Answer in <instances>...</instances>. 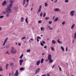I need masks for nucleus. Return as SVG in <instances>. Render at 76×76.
<instances>
[{"mask_svg": "<svg viewBox=\"0 0 76 76\" xmlns=\"http://www.w3.org/2000/svg\"><path fill=\"white\" fill-rule=\"evenodd\" d=\"M14 3V1H13L10 0V4H9V5L7 6V11H6L8 13H11V8L12 7V6L13 3Z\"/></svg>", "mask_w": 76, "mask_h": 76, "instance_id": "nucleus-1", "label": "nucleus"}, {"mask_svg": "<svg viewBox=\"0 0 76 76\" xmlns=\"http://www.w3.org/2000/svg\"><path fill=\"white\" fill-rule=\"evenodd\" d=\"M52 56L51 55V54H49L48 55V61H49V63H52L53 62V60L52 59Z\"/></svg>", "mask_w": 76, "mask_h": 76, "instance_id": "nucleus-2", "label": "nucleus"}, {"mask_svg": "<svg viewBox=\"0 0 76 76\" xmlns=\"http://www.w3.org/2000/svg\"><path fill=\"white\" fill-rule=\"evenodd\" d=\"M75 12V11L72 10L70 12V15L71 16H74V13Z\"/></svg>", "mask_w": 76, "mask_h": 76, "instance_id": "nucleus-3", "label": "nucleus"}, {"mask_svg": "<svg viewBox=\"0 0 76 76\" xmlns=\"http://www.w3.org/2000/svg\"><path fill=\"white\" fill-rule=\"evenodd\" d=\"M8 38H8V37H7L6 39L4 41L3 44V46H4L5 44H6V43Z\"/></svg>", "mask_w": 76, "mask_h": 76, "instance_id": "nucleus-4", "label": "nucleus"}, {"mask_svg": "<svg viewBox=\"0 0 76 76\" xmlns=\"http://www.w3.org/2000/svg\"><path fill=\"white\" fill-rule=\"evenodd\" d=\"M11 52L13 54H15V53H16V49H12Z\"/></svg>", "mask_w": 76, "mask_h": 76, "instance_id": "nucleus-5", "label": "nucleus"}, {"mask_svg": "<svg viewBox=\"0 0 76 76\" xmlns=\"http://www.w3.org/2000/svg\"><path fill=\"white\" fill-rule=\"evenodd\" d=\"M39 70H40V68H39L36 70L35 74H37V73H39Z\"/></svg>", "mask_w": 76, "mask_h": 76, "instance_id": "nucleus-6", "label": "nucleus"}, {"mask_svg": "<svg viewBox=\"0 0 76 76\" xmlns=\"http://www.w3.org/2000/svg\"><path fill=\"white\" fill-rule=\"evenodd\" d=\"M54 10L56 12H60V11H61L60 9L59 8H55L54 9Z\"/></svg>", "mask_w": 76, "mask_h": 76, "instance_id": "nucleus-7", "label": "nucleus"}, {"mask_svg": "<svg viewBox=\"0 0 76 76\" xmlns=\"http://www.w3.org/2000/svg\"><path fill=\"white\" fill-rule=\"evenodd\" d=\"M19 74V73L18 72V70L16 71L15 73L14 74L15 76H18V75Z\"/></svg>", "mask_w": 76, "mask_h": 76, "instance_id": "nucleus-8", "label": "nucleus"}, {"mask_svg": "<svg viewBox=\"0 0 76 76\" xmlns=\"http://www.w3.org/2000/svg\"><path fill=\"white\" fill-rule=\"evenodd\" d=\"M41 7H42V6L40 5L39 8V9L38 10V12H41Z\"/></svg>", "mask_w": 76, "mask_h": 76, "instance_id": "nucleus-9", "label": "nucleus"}, {"mask_svg": "<svg viewBox=\"0 0 76 76\" xmlns=\"http://www.w3.org/2000/svg\"><path fill=\"white\" fill-rule=\"evenodd\" d=\"M23 60H20L19 61L20 64V66L22 65V64L23 63Z\"/></svg>", "mask_w": 76, "mask_h": 76, "instance_id": "nucleus-10", "label": "nucleus"}, {"mask_svg": "<svg viewBox=\"0 0 76 76\" xmlns=\"http://www.w3.org/2000/svg\"><path fill=\"white\" fill-rule=\"evenodd\" d=\"M40 62H41V61H40V60H39L37 61L36 63V64L37 66H38L39 64H40Z\"/></svg>", "mask_w": 76, "mask_h": 76, "instance_id": "nucleus-11", "label": "nucleus"}, {"mask_svg": "<svg viewBox=\"0 0 76 76\" xmlns=\"http://www.w3.org/2000/svg\"><path fill=\"white\" fill-rule=\"evenodd\" d=\"M6 4V1H4L3 3H2V6H4Z\"/></svg>", "mask_w": 76, "mask_h": 76, "instance_id": "nucleus-12", "label": "nucleus"}, {"mask_svg": "<svg viewBox=\"0 0 76 76\" xmlns=\"http://www.w3.org/2000/svg\"><path fill=\"white\" fill-rule=\"evenodd\" d=\"M3 70V67L2 66H0V72H2Z\"/></svg>", "mask_w": 76, "mask_h": 76, "instance_id": "nucleus-13", "label": "nucleus"}, {"mask_svg": "<svg viewBox=\"0 0 76 76\" xmlns=\"http://www.w3.org/2000/svg\"><path fill=\"white\" fill-rule=\"evenodd\" d=\"M57 42L59 44H62V42L60 41V39H58L57 40Z\"/></svg>", "mask_w": 76, "mask_h": 76, "instance_id": "nucleus-14", "label": "nucleus"}, {"mask_svg": "<svg viewBox=\"0 0 76 76\" xmlns=\"http://www.w3.org/2000/svg\"><path fill=\"white\" fill-rule=\"evenodd\" d=\"M10 14L9 13L7 14L6 15L7 18H9V17H10Z\"/></svg>", "mask_w": 76, "mask_h": 76, "instance_id": "nucleus-15", "label": "nucleus"}, {"mask_svg": "<svg viewBox=\"0 0 76 76\" xmlns=\"http://www.w3.org/2000/svg\"><path fill=\"white\" fill-rule=\"evenodd\" d=\"M58 20V17H57L55 19V20H54V22H57Z\"/></svg>", "mask_w": 76, "mask_h": 76, "instance_id": "nucleus-16", "label": "nucleus"}, {"mask_svg": "<svg viewBox=\"0 0 76 76\" xmlns=\"http://www.w3.org/2000/svg\"><path fill=\"white\" fill-rule=\"evenodd\" d=\"M25 2H26V0H23V6H24V5H25Z\"/></svg>", "mask_w": 76, "mask_h": 76, "instance_id": "nucleus-17", "label": "nucleus"}, {"mask_svg": "<svg viewBox=\"0 0 76 76\" xmlns=\"http://www.w3.org/2000/svg\"><path fill=\"white\" fill-rule=\"evenodd\" d=\"M8 66H9V64H6V65L5 66L6 67V69H7V68L8 67Z\"/></svg>", "mask_w": 76, "mask_h": 76, "instance_id": "nucleus-18", "label": "nucleus"}, {"mask_svg": "<svg viewBox=\"0 0 76 76\" xmlns=\"http://www.w3.org/2000/svg\"><path fill=\"white\" fill-rule=\"evenodd\" d=\"M43 62H44V59L42 58L41 61V63H43Z\"/></svg>", "mask_w": 76, "mask_h": 76, "instance_id": "nucleus-19", "label": "nucleus"}, {"mask_svg": "<svg viewBox=\"0 0 76 76\" xmlns=\"http://www.w3.org/2000/svg\"><path fill=\"white\" fill-rule=\"evenodd\" d=\"M52 42L53 44H56V42L54 40H52Z\"/></svg>", "mask_w": 76, "mask_h": 76, "instance_id": "nucleus-20", "label": "nucleus"}, {"mask_svg": "<svg viewBox=\"0 0 76 76\" xmlns=\"http://www.w3.org/2000/svg\"><path fill=\"white\" fill-rule=\"evenodd\" d=\"M24 20V19H23V17H22L21 18V22H23Z\"/></svg>", "mask_w": 76, "mask_h": 76, "instance_id": "nucleus-21", "label": "nucleus"}, {"mask_svg": "<svg viewBox=\"0 0 76 76\" xmlns=\"http://www.w3.org/2000/svg\"><path fill=\"white\" fill-rule=\"evenodd\" d=\"M61 48L62 49V50L63 51H64V48L63 47V46H61Z\"/></svg>", "mask_w": 76, "mask_h": 76, "instance_id": "nucleus-22", "label": "nucleus"}, {"mask_svg": "<svg viewBox=\"0 0 76 76\" xmlns=\"http://www.w3.org/2000/svg\"><path fill=\"white\" fill-rule=\"evenodd\" d=\"M26 22L27 23H28V18H26Z\"/></svg>", "mask_w": 76, "mask_h": 76, "instance_id": "nucleus-23", "label": "nucleus"}, {"mask_svg": "<svg viewBox=\"0 0 76 76\" xmlns=\"http://www.w3.org/2000/svg\"><path fill=\"white\" fill-rule=\"evenodd\" d=\"M41 30L42 31H44V27H41Z\"/></svg>", "mask_w": 76, "mask_h": 76, "instance_id": "nucleus-24", "label": "nucleus"}, {"mask_svg": "<svg viewBox=\"0 0 76 76\" xmlns=\"http://www.w3.org/2000/svg\"><path fill=\"white\" fill-rule=\"evenodd\" d=\"M74 39H76V32H75V34H74Z\"/></svg>", "mask_w": 76, "mask_h": 76, "instance_id": "nucleus-25", "label": "nucleus"}, {"mask_svg": "<svg viewBox=\"0 0 76 76\" xmlns=\"http://www.w3.org/2000/svg\"><path fill=\"white\" fill-rule=\"evenodd\" d=\"M75 24L72 25L71 27V28L73 29V28H74V27H75Z\"/></svg>", "mask_w": 76, "mask_h": 76, "instance_id": "nucleus-26", "label": "nucleus"}, {"mask_svg": "<svg viewBox=\"0 0 76 76\" xmlns=\"http://www.w3.org/2000/svg\"><path fill=\"white\" fill-rule=\"evenodd\" d=\"M2 14L3 15H5V14H6V12L5 11H4L2 12Z\"/></svg>", "mask_w": 76, "mask_h": 76, "instance_id": "nucleus-27", "label": "nucleus"}, {"mask_svg": "<svg viewBox=\"0 0 76 76\" xmlns=\"http://www.w3.org/2000/svg\"><path fill=\"white\" fill-rule=\"evenodd\" d=\"M20 70H24V68L23 67H21L20 69Z\"/></svg>", "mask_w": 76, "mask_h": 76, "instance_id": "nucleus-28", "label": "nucleus"}, {"mask_svg": "<svg viewBox=\"0 0 76 76\" xmlns=\"http://www.w3.org/2000/svg\"><path fill=\"white\" fill-rule=\"evenodd\" d=\"M23 56V54H22L20 57V58H22Z\"/></svg>", "mask_w": 76, "mask_h": 76, "instance_id": "nucleus-29", "label": "nucleus"}, {"mask_svg": "<svg viewBox=\"0 0 76 76\" xmlns=\"http://www.w3.org/2000/svg\"><path fill=\"white\" fill-rule=\"evenodd\" d=\"M40 45H41L42 46H44V44L42 43L41 41H40Z\"/></svg>", "mask_w": 76, "mask_h": 76, "instance_id": "nucleus-30", "label": "nucleus"}, {"mask_svg": "<svg viewBox=\"0 0 76 76\" xmlns=\"http://www.w3.org/2000/svg\"><path fill=\"white\" fill-rule=\"evenodd\" d=\"M48 4H47V3H45V7H47Z\"/></svg>", "mask_w": 76, "mask_h": 76, "instance_id": "nucleus-31", "label": "nucleus"}, {"mask_svg": "<svg viewBox=\"0 0 76 76\" xmlns=\"http://www.w3.org/2000/svg\"><path fill=\"white\" fill-rule=\"evenodd\" d=\"M51 50L52 51H54V49L53 47H51Z\"/></svg>", "mask_w": 76, "mask_h": 76, "instance_id": "nucleus-32", "label": "nucleus"}, {"mask_svg": "<svg viewBox=\"0 0 76 76\" xmlns=\"http://www.w3.org/2000/svg\"><path fill=\"white\" fill-rule=\"evenodd\" d=\"M10 65H11V66H14V64H13V63L12 62L10 64Z\"/></svg>", "mask_w": 76, "mask_h": 76, "instance_id": "nucleus-33", "label": "nucleus"}, {"mask_svg": "<svg viewBox=\"0 0 76 76\" xmlns=\"http://www.w3.org/2000/svg\"><path fill=\"white\" fill-rule=\"evenodd\" d=\"M14 9L15 10H16V11H17V10L18 9V7H15V8H14Z\"/></svg>", "mask_w": 76, "mask_h": 76, "instance_id": "nucleus-34", "label": "nucleus"}, {"mask_svg": "<svg viewBox=\"0 0 76 76\" xmlns=\"http://www.w3.org/2000/svg\"><path fill=\"white\" fill-rule=\"evenodd\" d=\"M45 16H46V13H44L43 14V17H45Z\"/></svg>", "mask_w": 76, "mask_h": 76, "instance_id": "nucleus-35", "label": "nucleus"}, {"mask_svg": "<svg viewBox=\"0 0 76 76\" xmlns=\"http://www.w3.org/2000/svg\"><path fill=\"white\" fill-rule=\"evenodd\" d=\"M38 23H42V21L41 20H39L38 21Z\"/></svg>", "mask_w": 76, "mask_h": 76, "instance_id": "nucleus-36", "label": "nucleus"}, {"mask_svg": "<svg viewBox=\"0 0 76 76\" xmlns=\"http://www.w3.org/2000/svg\"><path fill=\"white\" fill-rule=\"evenodd\" d=\"M48 27L50 30H53V28H51V27H50V26H48Z\"/></svg>", "mask_w": 76, "mask_h": 76, "instance_id": "nucleus-37", "label": "nucleus"}, {"mask_svg": "<svg viewBox=\"0 0 76 76\" xmlns=\"http://www.w3.org/2000/svg\"><path fill=\"white\" fill-rule=\"evenodd\" d=\"M30 51H31V50H30V49H28L27 51V52L28 53H29V52H30Z\"/></svg>", "mask_w": 76, "mask_h": 76, "instance_id": "nucleus-38", "label": "nucleus"}, {"mask_svg": "<svg viewBox=\"0 0 76 76\" xmlns=\"http://www.w3.org/2000/svg\"><path fill=\"white\" fill-rule=\"evenodd\" d=\"M64 1L65 3H68L69 2V1L68 0H66Z\"/></svg>", "mask_w": 76, "mask_h": 76, "instance_id": "nucleus-39", "label": "nucleus"}, {"mask_svg": "<svg viewBox=\"0 0 76 76\" xmlns=\"http://www.w3.org/2000/svg\"><path fill=\"white\" fill-rule=\"evenodd\" d=\"M3 17H4V15L1 16H0V19H1V18H3Z\"/></svg>", "mask_w": 76, "mask_h": 76, "instance_id": "nucleus-40", "label": "nucleus"}, {"mask_svg": "<svg viewBox=\"0 0 76 76\" xmlns=\"http://www.w3.org/2000/svg\"><path fill=\"white\" fill-rule=\"evenodd\" d=\"M29 4V3L27 2V4L25 6V8H26V7L27 6H28V5Z\"/></svg>", "mask_w": 76, "mask_h": 76, "instance_id": "nucleus-41", "label": "nucleus"}, {"mask_svg": "<svg viewBox=\"0 0 76 76\" xmlns=\"http://www.w3.org/2000/svg\"><path fill=\"white\" fill-rule=\"evenodd\" d=\"M42 12H41L40 15V16L41 17H42Z\"/></svg>", "mask_w": 76, "mask_h": 76, "instance_id": "nucleus-42", "label": "nucleus"}, {"mask_svg": "<svg viewBox=\"0 0 76 76\" xmlns=\"http://www.w3.org/2000/svg\"><path fill=\"white\" fill-rule=\"evenodd\" d=\"M37 39H41V37H39L38 36L37 37Z\"/></svg>", "mask_w": 76, "mask_h": 76, "instance_id": "nucleus-43", "label": "nucleus"}, {"mask_svg": "<svg viewBox=\"0 0 76 76\" xmlns=\"http://www.w3.org/2000/svg\"><path fill=\"white\" fill-rule=\"evenodd\" d=\"M42 43L44 44H45V42L44 41H42Z\"/></svg>", "mask_w": 76, "mask_h": 76, "instance_id": "nucleus-44", "label": "nucleus"}, {"mask_svg": "<svg viewBox=\"0 0 76 76\" xmlns=\"http://www.w3.org/2000/svg\"><path fill=\"white\" fill-rule=\"evenodd\" d=\"M65 23H66V22H62V25H64V24H65Z\"/></svg>", "mask_w": 76, "mask_h": 76, "instance_id": "nucleus-45", "label": "nucleus"}, {"mask_svg": "<svg viewBox=\"0 0 76 76\" xmlns=\"http://www.w3.org/2000/svg\"><path fill=\"white\" fill-rule=\"evenodd\" d=\"M26 38V37H22V40H23V39H25V38Z\"/></svg>", "mask_w": 76, "mask_h": 76, "instance_id": "nucleus-46", "label": "nucleus"}, {"mask_svg": "<svg viewBox=\"0 0 76 76\" xmlns=\"http://www.w3.org/2000/svg\"><path fill=\"white\" fill-rule=\"evenodd\" d=\"M45 19L46 20H48V17L45 18Z\"/></svg>", "mask_w": 76, "mask_h": 76, "instance_id": "nucleus-47", "label": "nucleus"}, {"mask_svg": "<svg viewBox=\"0 0 76 76\" xmlns=\"http://www.w3.org/2000/svg\"><path fill=\"white\" fill-rule=\"evenodd\" d=\"M53 23V22H52V21H50L49 22V24H51V23Z\"/></svg>", "mask_w": 76, "mask_h": 76, "instance_id": "nucleus-48", "label": "nucleus"}, {"mask_svg": "<svg viewBox=\"0 0 76 76\" xmlns=\"http://www.w3.org/2000/svg\"><path fill=\"white\" fill-rule=\"evenodd\" d=\"M9 47V46H6V48H8Z\"/></svg>", "mask_w": 76, "mask_h": 76, "instance_id": "nucleus-49", "label": "nucleus"}, {"mask_svg": "<svg viewBox=\"0 0 76 76\" xmlns=\"http://www.w3.org/2000/svg\"><path fill=\"white\" fill-rule=\"evenodd\" d=\"M21 45V44H20V43H19L18 44V46H20Z\"/></svg>", "mask_w": 76, "mask_h": 76, "instance_id": "nucleus-50", "label": "nucleus"}, {"mask_svg": "<svg viewBox=\"0 0 76 76\" xmlns=\"http://www.w3.org/2000/svg\"><path fill=\"white\" fill-rule=\"evenodd\" d=\"M59 69L60 70V71L61 72L62 70H61V67H59Z\"/></svg>", "mask_w": 76, "mask_h": 76, "instance_id": "nucleus-51", "label": "nucleus"}, {"mask_svg": "<svg viewBox=\"0 0 76 76\" xmlns=\"http://www.w3.org/2000/svg\"><path fill=\"white\" fill-rule=\"evenodd\" d=\"M57 0H56L54 1V3H57Z\"/></svg>", "mask_w": 76, "mask_h": 76, "instance_id": "nucleus-52", "label": "nucleus"}, {"mask_svg": "<svg viewBox=\"0 0 76 76\" xmlns=\"http://www.w3.org/2000/svg\"><path fill=\"white\" fill-rule=\"evenodd\" d=\"M54 67H55V65H54L52 67V69H53V68H54Z\"/></svg>", "mask_w": 76, "mask_h": 76, "instance_id": "nucleus-53", "label": "nucleus"}, {"mask_svg": "<svg viewBox=\"0 0 76 76\" xmlns=\"http://www.w3.org/2000/svg\"><path fill=\"white\" fill-rule=\"evenodd\" d=\"M30 39L31 41H34V39Z\"/></svg>", "mask_w": 76, "mask_h": 76, "instance_id": "nucleus-54", "label": "nucleus"}, {"mask_svg": "<svg viewBox=\"0 0 76 76\" xmlns=\"http://www.w3.org/2000/svg\"><path fill=\"white\" fill-rule=\"evenodd\" d=\"M29 0H26V2H27V3H29L28 1H29Z\"/></svg>", "mask_w": 76, "mask_h": 76, "instance_id": "nucleus-55", "label": "nucleus"}, {"mask_svg": "<svg viewBox=\"0 0 76 76\" xmlns=\"http://www.w3.org/2000/svg\"><path fill=\"white\" fill-rule=\"evenodd\" d=\"M66 51H67V47H66Z\"/></svg>", "mask_w": 76, "mask_h": 76, "instance_id": "nucleus-56", "label": "nucleus"}, {"mask_svg": "<svg viewBox=\"0 0 76 76\" xmlns=\"http://www.w3.org/2000/svg\"><path fill=\"white\" fill-rule=\"evenodd\" d=\"M47 46H45L44 47V48H47Z\"/></svg>", "mask_w": 76, "mask_h": 76, "instance_id": "nucleus-57", "label": "nucleus"}, {"mask_svg": "<svg viewBox=\"0 0 76 76\" xmlns=\"http://www.w3.org/2000/svg\"><path fill=\"white\" fill-rule=\"evenodd\" d=\"M1 27H0V31H1Z\"/></svg>", "mask_w": 76, "mask_h": 76, "instance_id": "nucleus-58", "label": "nucleus"}, {"mask_svg": "<svg viewBox=\"0 0 76 76\" xmlns=\"http://www.w3.org/2000/svg\"><path fill=\"white\" fill-rule=\"evenodd\" d=\"M42 76H47V75H42Z\"/></svg>", "mask_w": 76, "mask_h": 76, "instance_id": "nucleus-59", "label": "nucleus"}, {"mask_svg": "<svg viewBox=\"0 0 76 76\" xmlns=\"http://www.w3.org/2000/svg\"><path fill=\"white\" fill-rule=\"evenodd\" d=\"M42 55H45V53H42Z\"/></svg>", "mask_w": 76, "mask_h": 76, "instance_id": "nucleus-60", "label": "nucleus"}, {"mask_svg": "<svg viewBox=\"0 0 76 76\" xmlns=\"http://www.w3.org/2000/svg\"><path fill=\"white\" fill-rule=\"evenodd\" d=\"M37 41H38V42H39V39H37Z\"/></svg>", "mask_w": 76, "mask_h": 76, "instance_id": "nucleus-61", "label": "nucleus"}, {"mask_svg": "<svg viewBox=\"0 0 76 76\" xmlns=\"http://www.w3.org/2000/svg\"><path fill=\"white\" fill-rule=\"evenodd\" d=\"M45 61H48V59H46L45 60Z\"/></svg>", "mask_w": 76, "mask_h": 76, "instance_id": "nucleus-62", "label": "nucleus"}, {"mask_svg": "<svg viewBox=\"0 0 76 76\" xmlns=\"http://www.w3.org/2000/svg\"><path fill=\"white\" fill-rule=\"evenodd\" d=\"M54 18H55V16H53V19H54Z\"/></svg>", "mask_w": 76, "mask_h": 76, "instance_id": "nucleus-63", "label": "nucleus"}, {"mask_svg": "<svg viewBox=\"0 0 76 76\" xmlns=\"http://www.w3.org/2000/svg\"><path fill=\"white\" fill-rule=\"evenodd\" d=\"M7 54H9V52L7 51Z\"/></svg>", "mask_w": 76, "mask_h": 76, "instance_id": "nucleus-64", "label": "nucleus"}]
</instances>
